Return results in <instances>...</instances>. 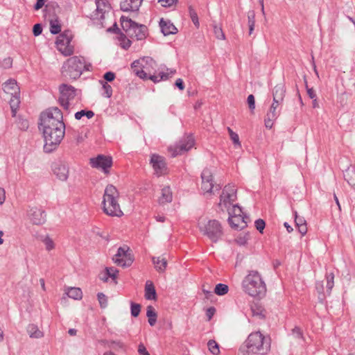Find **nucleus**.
Returning a JSON list of instances; mask_svg holds the SVG:
<instances>
[{"mask_svg": "<svg viewBox=\"0 0 355 355\" xmlns=\"http://www.w3.org/2000/svg\"><path fill=\"white\" fill-rule=\"evenodd\" d=\"M281 104V103L272 101V103L264 119V124L266 128L271 129L272 128L275 121L279 116L278 107Z\"/></svg>", "mask_w": 355, "mask_h": 355, "instance_id": "obj_16", "label": "nucleus"}, {"mask_svg": "<svg viewBox=\"0 0 355 355\" xmlns=\"http://www.w3.org/2000/svg\"><path fill=\"white\" fill-rule=\"evenodd\" d=\"M254 223H255V227H256L257 230L260 233H262L265 228V226H266V223H265L264 220L262 219H258L255 221Z\"/></svg>", "mask_w": 355, "mask_h": 355, "instance_id": "obj_51", "label": "nucleus"}, {"mask_svg": "<svg viewBox=\"0 0 355 355\" xmlns=\"http://www.w3.org/2000/svg\"><path fill=\"white\" fill-rule=\"evenodd\" d=\"M33 32L35 36L40 35L42 32V26L40 24L34 25Z\"/></svg>", "mask_w": 355, "mask_h": 355, "instance_id": "obj_55", "label": "nucleus"}, {"mask_svg": "<svg viewBox=\"0 0 355 355\" xmlns=\"http://www.w3.org/2000/svg\"><path fill=\"white\" fill-rule=\"evenodd\" d=\"M237 189L233 184H228L224 187L220 195V200L218 204V208L225 211L232 206L236 205L237 200Z\"/></svg>", "mask_w": 355, "mask_h": 355, "instance_id": "obj_7", "label": "nucleus"}, {"mask_svg": "<svg viewBox=\"0 0 355 355\" xmlns=\"http://www.w3.org/2000/svg\"><path fill=\"white\" fill-rule=\"evenodd\" d=\"M53 173L60 180L66 181L69 177V167L64 163L55 164Z\"/></svg>", "mask_w": 355, "mask_h": 355, "instance_id": "obj_18", "label": "nucleus"}, {"mask_svg": "<svg viewBox=\"0 0 355 355\" xmlns=\"http://www.w3.org/2000/svg\"><path fill=\"white\" fill-rule=\"evenodd\" d=\"M42 242L45 245V248L47 251H51L54 249L55 243L52 239H51L49 236H46L42 239Z\"/></svg>", "mask_w": 355, "mask_h": 355, "instance_id": "obj_41", "label": "nucleus"}, {"mask_svg": "<svg viewBox=\"0 0 355 355\" xmlns=\"http://www.w3.org/2000/svg\"><path fill=\"white\" fill-rule=\"evenodd\" d=\"M153 264L155 265V269L159 272H164L167 266V261L165 258L162 257L152 258Z\"/></svg>", "mask_w": 355, "mask_h": 355, "instance_id": "obj_27", "label": "nucleus"}, {"mask_svg": "<svg viewBox=\"0 0 355 355\" xmlns=\"http://www.w3.org/2000/svg\"><path fill=\"white\" fill-rule=\"evenodd\" d=\"M334 273L331 272L327 275V291L329 294L331 293V291L334 286Z\"/></svg>", "mask_w": 355, "mask_h": 355, "instance_id": "obj_45", "label": "nucleus"}, {"mask_svg": "<svg viewBox=\"0 0 355 355\" xmlns=\"http://www.w3.org/2000/svg\"><path fill=\"white\" fill-rule=\"evenodd\" d=\"M2 89L6 94L14 95L19 94V88L15 80L10 79L2 85Z\"/></svg>", "mask_w": 355, "mask_h": 355, "instance_id": "obj_23", "label": "nucleus"}, {"mask_svg": "<svg viewBox=\"0 0 355 355\" xmlns=\"http://www.w3.org/2000/svg\"><path fill=\"white\" fill-rule=\"evenodd\" d=\"M9 103L12 113V116H15L16 115L17 111L20 103L19 94L11 95Z\"/></svg>", "mask_w": 355, "mask_h": 355, "instance_id": "obj_34", "label": "nucleus"}, {"mask_svg": "<svg viewBox=\"0 0 355 355\" xmlns=\"http://www.w3.org/2000/svg\"><path fill=\"white\" fill-rule=\"evenodd\" d=\"M215 312L216 309L214 307H209V309H207L206 315L208 318V320H210L211 319Z\"/></svg>", "mask_w": 355, "mask_h": 355, "instance_id": "obj_58", "label": "nucleus"}, {"mask_svg": "<svg viewBox=\"0 0 355 355\" xmlns=\"http://www.w3.org/2000/svg\"><path fill=\"white\" fill-rule=\"evenodd\" d=\"M293 334L296 336V337L302 338V332L299 327H295L293 329Z\"/></svg>", "mask_w": 355, "mask_h": 355, "instance_id": "obj_63", "label": "nucleus"}, {"mask_svg": "<svg viewBox=\"0 0 355 355\" xmlns=\"http://www.w3.org/2000/svg\"><path fill=\"white\" fill-rule=\"evenodd\" d=\"M138 352L140 355L148 352L146 347L143 343H140L138 347Z\"/></svg>", "mask_w": 355, "mask_h": 355, "instance_id": "obj_64", "label": "nucleus"}, {"mask_svg": "<svg viewBox=\"0 0 355 355\" xmlns=\"http://www.w3.org/2000/svg\"><path fill=\"white\" fill-rule=\"evenodd\" d=\"M142 0H124L121 3V9L124 12H135L139 10Z\"/></svg>", "mask_w": 355, "mask_h": 355, "instance_id": "obj_19", "label": "nucleus"}, {"mask_svg": "<svg viewBox=\"0 0 355 355\" xmlns=\"http://www.w3.org/2000/svg\"><path fill=\"white\" fill-rule=\"evenodd\" d=\"M131 31L133 32L132 35H128V36L132 39L142 40L146 37L147 27L144 25H139L136 23Z\"/></svg>", "mask_w": 355, "mask_h": 355, "instance_id": "obj_20", "label": "nucleus"}, {"mask_svg": "<svg viewBox=\"0 0 355 355\" xmlns=\"http://www.w3.org/2000/svg\"><path fill=\"white\" fill-rule=\"evenodd\" d=\"M248 103L249 108L251 110H254L255 108V100H254V97L252 94H250L248 96Z\"/></svg>", "mask_w": 355, "mask_h": 355, "instance_id": "obj_53", "label": "nucleus"}, {"mask_svg": "<svg viewBox=\"0 0 355 355\" xmlns=\"http://www.w3.org/2000/svg\"><path fill=\"white\" fill-rule=\"evenodd\" d=\"M101 83L103 86V89L104 90V96L107 98H110L112 95V87L105 81H101Z\"/></svg>", "mask_w": 355, "mask_h": 355, "instance_id": "obj_44", "label": "nucleus"}, {"mask_svg": "<svg viewBox=\"0 0 355 355\" xmlns=\"http://www.w3.org/2000/svg\"><path fill=\"white\" fill-rule=\"evenodd\" d=\"M173 200V193L171 189L168 186L162 188L161 196L159 198L158 202L161 205L171 202Z\"/></svg>", "mask_w": 355, "mask_h": 355, "instance_id": "obj_24", "label": "nucleus"}, {"mask_svg": "<svg viewBox=\"0 0 355 355\" xmlns=\"http://www.w3.org/2000/svg\"><path fill=\"white\" fill-rule=\"evenodd\" d=\"M104 78L109 82H111L114 80L115 74L112 71H108L105 73Z\"/></svg>", "mask_w": 355, "mask_h": 355, "instance_id": "obj_57", "label": "nucleus"}, {"mask_svg": "<svg viewBox=\"0 0 355 355\" xmlns=\"http://www.w3.org/2000/svg\"><path fill=\"white\" fill-rule=\"evenodd\" d=\"M141 311V306L139 304L131 303V314L134 317H137Z\"/></svg>", "mask_w": 355, "mask_h": 355, "instance_id": "obj_50", "label": "nucleus"}, {"mask_svg": "<svg viewBox=\"0 0 355 355\" xmlns=\"http://www.w3.org/2000/svg\"><path fill=\"white\" fill-rule=\"evenodd\" d=\"M95 6V10L90 15V18L103 24L102 20L105 19V14L109 12L110 6L106 0H96Z\"/></svg>", "mask_w": 355, "mask_h": 355, "instance_id": "obj_14", "label": "nucleus"}, {"mask_svg": "<svg viewBox=\"0 0 355 355\" xmlns=\"http://www.w3.org/2000/svg\"><path fill=\"white\" fill-rule=\"evenodd\" d=\"M146 316L148 318V321L149 324L151 327L154 326L157 322V315L152 306H147Z\"/></svg>", "mask_w": 355, "mask_h": 355, "instance_id": "obj_35", "label": "nucleus"}, {"mask_svg": "<svg viewBox=\"0 0 355 355\" xmlns=\"http://www.w3.org/2000/svg\"><path fill=\"white\" fill-rule=\"evenodd\" d=\"M86 116L87 119H91L94 116V113L91 110H80L75 114V118L77 120H80L83 116Z\"/></svg>", "mask_w": 355, "mask_h": 355, "instance_id": "obj_40", "label": "nucleus"}, {"mask_svg": "<svg viewBox=\"0 0 355 355\" xmlns=\"http://www.w3.org/2000/svg\"><path fill=\"white\" fill-rule=\"evenodd\" d=\"M344 178L351 186L355 185V168L348 167L344 172Z\"/></svg>", "mask_w": 355, "mask_h": 355, "instance_id": "obj_32", "label": "nucleus"}, {"mask_svg": "<svg viewBox=\"0 0 355 355\" xmlns=\"http://www.w3.org/2000/svg\"><path fill=\"white\" fill-rule=\"evenodd\" d=\"M298 227V230L299 232L301 233V234L302 236L305 235L307 232V227H306V223L304 224V225H300V226H297Z\"/></svg>", "mask_w": 355, "mask_h": 355, "instance_id": "obj_62", "label": "nucleus"}, {"mask_svg": "<svg viewBox=\"0 0 355 355\" xmlns=\"http://www.w3.org/2000/svg\"><path fill=\"white\" fill-rule=\"evenodd\" d=\"M225 211L228 212L229 216H243V213L241 208L236 204Z\"/></svg>", "mask_w": 355, "mask_h": 355, "instance_id": "obj_36", "label": "nucleus"}, {"mask_svg": "<svg viewBox=\"0 0 355 355\" xmlns=\"http://www.w3.org/2000/svg\"><path fill=\"white\" fill-rule=\"evenodd\" d=\"M249 34L251 35L254 31L255 26V13L253 10L249 11L248 13Z\"/></svg>", "mask_w": 355, "mask_h": 355, "instance_id": "obj_37", "label": "nucleus"}, {"mask_svg": "<svg viewBox=\"0 0 355 355\" xmlns=\"http://www.w3.org/2000/svg\"><path fill=\"white\" fill-rule=\"evenodd\" d=\"M134 73L142 79H148L147 73L143 69H134Z\"/></svg>", "mask_w": 355, "mask_h": 355, "instance_id": "obj_54", "label": "nucleus"}, {"mask_svg": "<svg viewBox=\"0 0 355 355\" xmlns=\"http://www.w3.org/2000/svg\"><path fill=\"white\" fill-rule=\"evenodd\" d=\"M243 291L253 297H261L266 294V286L257 270H249L241 282Z\"/></svg>", "mask_w": 355, "mask_h": 355, "instance_id": "obj_2", "label": "nucleus"}, {"mask_svg": "<svg viewBox=\"0 0 355 355\" xmlns=\"http://www.w3.org/2000/svg\"><path fill=\"white\" fill-rule=\"evenodd\" d=\"M249 235L248 234H241L236 238V242L239 245H244L247 243Z\"/></svg>", "mask_w": 355, "mask_h": 355, "instance_id": "obj_49", "label": "nucleus"}, {"mask_svg": "<svg viewBox=\"0 0 355 355\" xmlns=\"http://www.w3.org/2000/svg\"><path fill=\"white\" fill-rule=\"evenodd\" d=\"M207 346L209 352L214 355H218L220 353L219 346L214 340L208 341Z\"/></svg>", "mask_w": 355, "mask_h": 355, "instance_id": "obj_39", "label": "nucleus"}, {"mask_svg": "<svg viewBox=\"0 0 355 355\" xmlns=\"http://www.w3.org/2000/svg\"><path fill=\"white\" fill-rule=\"evenodd\" d=\"M229 223L235 230H242L247 226L245 216H229Z\"/></svg>", "mask_w": 355, "mask_h": 355, "instance_id": "obj_22", "label": "nucleus"}, {"mask_svg": "<svg viewBox=\"0 0 355 355\" xmlns=\"http://www.w3.org/2000/svg\"><path fill=\"white\" fill-rule=\"evenodd\" d=\"M189 15H190V17H191L193 23L194 24V25L196 27H198L199 26L198 17L196 12L194 10V8L191 6H190L189 7Z\"/></svg>", "mask_w": 355, "mask_h": 355, "instance_id": "obj_43", "label": "nucleus"}, {"mask_svg": "<svg viewBox=\"0 0 355 355\" xmlns=\"http://www.w3.org/2000/svg\"><path fill=\"white\" fill-rule=\"evenodd\" d=\"M229 291V287L224 284H218L214 289V293L218 295H224Z\"/></svg>", "mask_w": 355, "mask_h": 355, "instance_id": "obj_38", "label": "nucleus"}, {"mask_svg": "<svg viewBox=\"0 0 355 355\" xmlns=\"http://www.w3.org/2000/svg\"><path fill=\"white\" fill-rule=\"evenodd\" d=\"M60 97L59 101L61 105L66 110L69 108L70 100L73 99L76 96V89L73 87L62 84L59 87Z\"/></svg>", "mask_w": 355, "mask_h": 355, "instance_id": "obj_11", "label": "nucleus"}, {"mask_svg": "<svg viewBox=\"0 0 355 355\" xmlns=\"http://www.w3.org/2000/svg\"><path fill=\"white\" fill-rule=\"evenodd\" d=\"M85 67L83 58L73 56L63 64L62 73L65 76H69L71 79H76L80 76Z\"/></svg>", "mask_w": 355, "mask_h": 355, "instance_id": "obj_6", "label": "nucleus"}, {"mask_svg": "<svg viewBox=\"0 0 355 355\" xmlns=\"http://www.w3.org/2000/svg\"><path fill=\"white\" fill-rule=\"evenodd\" d=\"M98 277H99V279L104 282H107L108 280V278H109L108 275L107 274V270H105L104 272H101L99 274Z\"/></svg>", "mask_w": 355, "mask_h": 355, "instance_id": "obj_61", "label": "nucleus"}, {"mask_svg": "<svg viewBox=\"0 0 355 355\" xmlns=\"http://www.w3.org/2000/svg\"><path fill=\"white\" fill-rule=\"evenodd\" d=\"M98 300L102 309H105L107 306V297L103 293H98L97 295Z\"/></svg>", "mask_w": 355, "mask_h": 355, "instance_id": "obj_46", "label": "nucleus"}, {"mask_svg": "<svg viewBox=\"0 0 355 355\" xmlns=\"http://www.w3.org/2000/svg\"><path fill=\"white\" fill-rule=\"evenodd\" d=\"M90 164L92 167L102 169L105 173H108L112 160L110 157L100 155L96 158L90 159Z\"/></svg>", "mask_w": 355, "mask_h": 355, "instance_id": "obj_15", "label": "nucleus"}, {"mask_svg": "<svg viewBox=\"0 0 355 355\" xmlns=\"http://www.w3.org/2000/svg\"><path fill=\"white\" fill-rule=\"evenodd\" d=\"M194 139L192 135L187 136L180 144L176 146H171L168 148L172 157H175L189 150L194 146Z\"/></svg>", "mask_w": 355, "mask_h": 355, "instance_id": "obj_12", "label": "nucleus"}, {"mask_svg": "<svg viewBox=\"0 0 355 355\" xmlns=\"http://www.w3.org/2000/svg\"><path fill=\"white\" fill-rule=\"evenodd\" d=\"M214 32L216 37L218 40H223L225 39V34L220 26L215 25L214 26Z\"/></svg>", "mask_w": 355, "mask_h": 355, "instance_id": "obj_48", "label": "nucleus"}, {"mask_svg": "<svg viewBox=\"0 0 355 355\" xmlns=\"http://www.w3.org/2000/svg\"><path fill=\"white\" fill-rule=\"evenodd\" d=\"M175 69H167V72H161L159 74V76H150L148 77L149 79L152 80L153 82H159L161 80H166L169 77H171L175 73Z\"/></svg>", "mask_w": 355, "mask_h": 355, "instance_id": "obj_31", "label": "nucleus"}, {"mask_svg": "<svg viewBox=\"0 0 355 355\" xmlns=\"http://www.w3.org/2000/svg\"><path fill=\"white\" fill-rule=\"evenodd\" d=\"M27 332L32 338H40L44 336V334L39 329L37 325L31 324L27 327Z\"/></svg>", "mask_w": 355, "mask_h": 355, "instance_id": "obj_30", "label": "nucleus"}, {"mask_svg": "<svg viewBox=\"0 0 355 355\" xmlns=\"http://www.w3.org/2000/svg\"><path fill=\"white\" fill-rule=\"evenodd\" d=\"M50 24V32L53 34H58L61 31V23L57 16H49Z\"/></svg>", "mask_w": 355, "mask_h": 355, "instance_id": "obj_26", "label": "nucleus"}, {"mask_svg": "<svg viewBox=\"0 0 355 355\" xmlns=\"http://www.w3.org/2000/svg\"><path fill=\"white\" fill-rule=\"evenodd\" d=\"M119 192L112 184L105 187L102 202L104 213L112 217H121L123 215L119 203Z\"/></svg>", "mask_w": 355, "mask_h": 355, "instance_id": "obj_3", "label": "nucleus"}, {"mask_svg": "<svg viewBox=\"0 0 355 355\" xmlns=\"http://www.w3.org/2000/svg\"><path fill=\"white\" fill-rule=\"evenodd\" d=\"M198 227L200 232L214 243H216L223 234L220 222L215 219L200 218Z\"/></svg>", "mask_w": 355, "mask_h": 355, "instance_id": "obj_5", "label": "nucleus"}, {"mask_svg": "<svg viewBox=\"0 0 355 355\" xmlns=\"http://www.w3.org/2000/svg\"><path fill=\"white\" fill-rule=\"evenodd\" d=\"M150 164L157 175H160L166 170L164 158L159 155L153 154L151 156Z\"/></svg>", "mask_w": 355, "mask_h": 355, "instance_id": "obj_17", "label": "nucleus"}, {"mask_svg": "<svg viewBox=\"0 0 355 355\" xmlns=\"http://www.w3.org/2000/svg\"><path fill=\"white\" fill-rule=\"evenodd\" d=\"M121 21L122 28L125 32L127 36L128 35H132L133 32L131 30L133 28V26L135 25L136 22L125 17H121Z\"/></svg>", "mask_w": 355, "mask_h": 355, "instance_id": "obj_29", "label": "nucleus"}, {"mask_svg": "<svg viewBox=\"0 0 355 355\" xmlns=\"http://www.w3.org/2000/svg\"><path fill=\"white\" fill-rule=\"evenodd\" d=\"M264 340L260 332L252 333L241 347L239 355H259L266 353L269 346Z\"/></svg>", "mask_w": 355, "mask_h": 355, "instance_id": "obj_4", "label": "nucleus"}, {"mask_svg": "<svg viewBox=\"0 0 355 355\" xmlns=\"http://www.w3.org/2000/svg\"><path fill=\"white\" fill-rule=\"evenodd\" d=\"M71 35L69 31L60 34L55 42L58 50L64 55H71L73 53V46L71 44Z\"/></svg>", "mask_w": 355, "mask_h": 355, "instance_id": "obj_9", "label": "nucleus"}, {"mask_svg": "<svg viewBox=\"0 0 355 355\" xmlns=\"http://www.w3.org/2000/svg\"><path fill=\"white\" fill-rule=\"evenodd\" d=\"M295 223L297 226H300L302 225L306 224V220L304 219V218L298 217L297 215V212L295 213Z\"/></svg>", "mask_w": 355, "mask_h": 355, "instance_id": "obj_59", "label": "nucleus"}, {"mask_svg": "<svg viewBox=\"0 0 355 355\" xmlns=\"http://www.w3.org/2000/svg\"><path fill=\"white\" fill-rule=\"evenodd\" d=\"M305 85L307 89V94L310 98L313 99L316 98V94L313 88H309L307 82L305 80Z\"/></svg>", "mask_w": 355, "mask_h": 355, "instance_id": "obj_56", "label": "nucleus"}, {"mask_svg": "<svg viewBox=\"0 0 355 355\" xmlns=\"http://www.w3.org/2000/svg\"><path fill=\"white\" fill-rule=\"evenodd\" d=\"M201 189L207 197H211L220 189V185L216 184L213 173L209 168H205L201 174Z\"/></svg>", "mask_w": 355, "mask_h": 355, "instance_id": "obj_8", "label": "nucleus"}, {"mask_svg": "<svg viewBox=\"0 0 355 355\" xmlns=\"http://www.w3.org/2000/svg\"><path fill=\"white\" fill-rule=\"evenodd\" d=\"M66 294L70 298L79 300L83 297V292L80 288L76 287H71L67 288Z\"/></svg>", "mask_w": 355, "mask_h": 355, "instance_id": "obj_33", "label": "nucleus"}, {"mask_svg": "<svg viewBox=\"0 0 355 355\" xmlns=\"http://www.w3.org/2000/svg\"><path fill=\"white\" fill-rule=\"evenodd\" d=\"M40 121V129L42 130L45 142L44 150L51 153L58 146L64 136L62 113L58 107H50L41 113Z\"/></svg>", "mask_w": 355, "mask_h": 355, "instance_id": "obj_1", "label": "nucleus"}, {"mask_svg": "<svg viewBox=\"0 0 355 355\" xmlns=\"http://www.w3.org/2000/svg\"><path fill=\"white\" fill-rule=\"evenodd\" d=\"M27 217L33 225H40L46 222V214L44 211L37 206L28 207L27 210Z\"/></svg>", "mask_w": 355, "mask_h": 355, "instance_id": "obj_13", "label": "nucleus"}, {"mask_svg": "<svg viewBox=\"0 0 355 355\" xmlns=\"http://www.w3.org/2000/svg\"><path fill=\"white\" fill-rule=\"evenodd\" d=\"M46 0H37L36 3L34 6V9L38 10L41 9L44 6Z\"/></svg>", "mask_w": 355, "mask_h": 355, "instance_id": "obj_60", "label": "nucleus"}, {"mask_svg": "<svg viewBox=\"0 0 355 355\" xmlns=\"http://www.w3.org/2000/svg\"><path fill=\"white\" fill-rule=\"evenodd\" d=\"M159 25L162 32L164 35H168L170 34H175L177 33L178 30L176 27L170 21H166L162 19L160 20Z\"/></svg>", "mask_w": 355, "mask_h": 355, "instance_id": "obj_25", "label": "nucleus"}, {"mask_svg": "<svg viewBox=\"0 0 355 355\" xmlns=\"http://www.w3.org/2000/svg\"><path fill=\"white\" fill-rule=\"evenodd\" d=\"M145 297L146 300H155L157 294L153 282L148 281L145 286Z\"/></svg>", "mask_w": 355, "mask_h": 355, "instance_id": "obj_28", "label": "nucleus"}, {"mask_svg": "<svg viewBox=\"0 0 355 355\" xmlns=\"http://www.w3.org/2000/svg\"><path fill=\"white\" fill-rule=\"evenodd\" d=\"M284 84L280 83L275 86L272 89V101L282 103L285 96Z\"/></svg>", "mask_w": 355, "mask_h": 355, "instance_id": "obj_21", "label": "nucleus"}, {"mask_svg": "<svg viewBox=\"0 0 355 355\" xmlns=\"http://www.w3.org/2000/svg\"><path fill=\"white\" fill-rule=\"evenodd\" d=\"M227 131L229 132V135H230V139H232V141H233L234 144L235 146H237L239 147H241V142L239 141V135L238 134H236V132H234L230 128H227Z\"/></svg>", "mask_w": 355, "mask_h": 355, "instance_id": "obj_42", "label": "nucleus"}, {"mask_svg": "<svg viewBox=\"0 0 355 355\" xmlns=\"http://www.w3.org/2000/svg\"><path fill=\"white\" fill-rule=\"evenodd\" d=\"M112 260L118 266L125 268L130 266L134 259L130 248L128 246H123L118 248L117 252Z\"/></svg>", "mask_w": 355, "mask_h": 355, "instance_id": "obj_10", "label": "nucleus"}, {"mask_svg": "<svg viewBox=\"0 0 355 355\" xmlns=\"http://www.w3.org/2000/svg\"><path fill=\"white\" fill-rule=\"evenodd\" d=\"M159 2L161 3L162 6L164 7H171L176 4L178 0H159Z\"/></svg>", "mask_w": 355, "mask_h": 355, "instance_id": "obj_52", "label": "nucleus"}, {"mask_svg": "<svg viewBox=\"0 0 355 355\" xmlns=\"http://www.w3.org/2000/svg\"><path fill=\"white\" fill-rule=\"evenodd\" d=\"M105 270H107V274L109 277H111L114 281H115L117 278L119 270L113 267H106Z\"/></svg>", "mask_w": 355, "mask_h": 355, "instance_id": "obj_47", "label": "nucleus"}]
</instances>
